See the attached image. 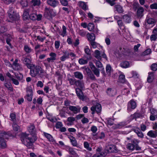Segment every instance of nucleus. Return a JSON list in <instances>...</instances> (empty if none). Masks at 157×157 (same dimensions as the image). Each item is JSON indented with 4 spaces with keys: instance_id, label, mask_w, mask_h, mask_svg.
I'll list each match as a JSON object with an SVG mask.
<instances>
[{
    "instance_id": "0eeeda50",
    "label": "nucleus",
    "mask_w": 157,
    "mask_h": 157,
    "mask_svg": "<svg viewBox=\"0 0 157 157\" xmlns=\"http://www.w3.org/2000/svg\"><path fill=\"white\" fill-rule=\"evenodd\" d=\"M33 10V8L29 7L28 9L25 10L24 12L22 15L23 20H26L29 19V13H31Z\"/></svg>"
},
{
    "instance_id": "e433bc0d",
    "label": "nucleus",
    "mask_w": 157,
    "mask_h": 157,
    "mask_svg": "<svg viewBox=\"0 0 157 157\" xmlns=\"http://www.w3.org/2000/svg\"><path fill=\"white\" fill-rule=\"evenodd\" d=\"M100 71L101 73L103 74H105V71L104 68L103 67V66L101 63L99 61V71Z\"/></svg>"
},
{
    "instance_id": "e2e57ef3",
    "label": "nucleus",
    "mask_w": 157,
    "mask_h": 157,
    "mask_svg": "<svg viewBox=\"0 0 157 157\" xmlns=\"http://www.w3.org/2000/svg\"><path fill=\"white\" fill-rule=\"evenodd\" d=\"M11 37L10 36V34H8V37L6 38V42L8 45L10 46H11V44L10 43L11 41Z\"/></svg>"
},
{
    "instance_id": "393cba45",
    "label": "nucleus",
    "mask_w": 157,
    "mask_h": 157,
    "mask_svg": "<svg viewBox=\"0 0 157 157\" xmlns=\"http://www.w3.org/2000/svg\"><path fill=\"white\" fill-rule=\"evenodd\" d=\"M124 21L127 23H129L131 21V18L130 15L128 14L124 15L123 16Z\"/></svg>"
},
{
    "instance_id": "412c9836",
    "label": "nucleus",
    "mask_w": 157,
    "mask_h": 157,
    "mask_svg": "<svg viewBox=\"0 0 157 157\" xmlns=\"http://www.w3.org/2000/svg\"><path fill=\"white\" fill-rule=\"evenodd\" d=\"M107 155L106 151L103 150L102 147H99V157H104Z\"/></svg>"
},
{
    "instance_id": "2eb2a0df",
    "label": "nucleus",
    "mask_w": 157,
    "mask_h": 157,
    "mask_svg": "<svg viewBox=\"0 0 157 157\" xmlns=\"http://www.w3.org/2000/svg\"><path fill=\"white\" fill-rule=\"evenodd\" d=\"M75 85L77 87V88L84 89L85 88L84 81L81 80H77L75 81Z\"/></svg>"
},
{
    "instance_id": "f03ea898",
    "label": "nucleus",
    "mask_w": 157,
    "mask_h": 157,
    "mask_svg": "<svg viewBox=\"0 0 157 157\" xmlns=\"http://www.w3.org/2000/svg\"><path fill=\"white\" fill-rule=\"evenodd\" d=\"M28 68L30 69V75L32 77L42 78L44 76V71L39 66L32 64Z\"/></svg>"
},
{
    "instance_id": "de8ad7c7",
    "label": "nucleus",
    "mask_w": 157,
    "mask_h": 157,
    "mask_svg": "<svg viewBox=\"0 0 157 157\" xmlns=\"http://www.w3.org/2000/svg\"><path fill=\"white\" fill-rule=\"evenodd\" d=\"M151 50L150 49H147L142 53V55L144 56L148 55L151 53Z\"/></svg>"
},
{
    "instance_id": "9b49d317",
    "label": "nucleus",
    "mask_w": 157,
    "mask_h": 157,
    "mask_svg": "<svg viewBox=\"0 0 157 157\" xmlns=\"http://www.w3.org/2000/svg\"><path fill=\"white\" fill-rule=\"evenodd\" d=\"M21 61L23 62V63L27 66L28 68L30 67V66H31L33 64L31 63V59L25 57H23L21 59Z\"/></svg>"
},
{
    "instance_id": "aec40b11",
    "label": "nucleus",
    "mask_w": 157,
    "mask_h": 157,
    "mask_svg": "<svg viewBox=\"0 0 157 157\" xmlns=\"http://www.w3.org/2000/svg\"><path fill=\"white\" fill-rule=\"evenodd\" d=\"M69 109L73 113L76 114L80 112V108H77L76 106H70L69 108Z\"/></svg>"
},
{
    "instance_id": "473e14b6",
    "label": "nucleus",
    "mask_w": 157,
    "mask_h": 157,
    "mask_svg": "<svg viewBox=\"0 0 157 157\" xmlns=\"http://www.w3.org/2000/svg\"><path fill=\"white\" fill-rule=\"evenodd\" d=\"M64 53V55L60 58V60L62 61H64L66 59L69 57L68 52H65Z\"/></svg>"
},
{
    "instance_id": "f3484780",
    "label": "nucleus",
    "mask_w": 157,
    "mask_h": 157,
    "mask_svg": "<svg viewBox=\"0 0 157 157\" xmlns=\"http://www.w3.org/2000/svg\"><path fill=\"white\" fill-rule=\"evenodd\" d=\"M49 56H51L50 58H48L47 59V60L48 63L51 62H53L56 59V54L54 52H51L49 54Z\"/></svg>"
},
{
    "instance_id": "338daca9",
    "label": "nucleus",
    "mask_w": 157,
    "mask_h": 157,
    "mask_svg": "<svg viewBox=\"0 0 157 157\" xmlns=\"http://www.w3.org/2000/svg\"><path fill=\"white\" fill-rule=\"evenodd\" d=\"M141 114L138 113H136L133 114V117L135 118H137L140 117Z\"/></svg>"
},
{
    "instance_id": "49530a36",
    "label": "nucleus",
    "mask_w": 157,
    "mask_h": 157,
    "mask_svg": "<svg viewBox=\"0 0 157 157\" xmlns=\"http://www.w3.org/2000/svg\"><path fill=\"white\" fill-rule=\"evenodd\" d=\"M84 145L85 148H86L87 150L89 151H91L92 148L90 147V145L88 142H84Z\"/></svg>"
},
{
    "instance_id": "7c9ffc66",
    "label": "nucleus",
    "mask_w": 157,
    "mask_h": 157,
    "mask_svg": "<svg viewBox=\"0 0 157 157\" xmlns=\"http://www.w3.org/2000/svg\"><path fill=\"white\" fill-rule=\"evenodd\" d=\"M68 151L70 154L75 156L76 157H78V155L73 148L69 147L68 149Z\"/></svg>"
},
{
    "instance_id": "680f3d73",
    "label": "nucleus",
    "mask_w": 157,
    "mask_h": 157,
    "mask_svg": "<svg viewBox=\"0 0 157 157\" xmlns=\"http://www.w3.org/2000/svg\"><path fill=\"white\" fill-rule=\"evenodd\" d=\"M69 0H61V4L64 6H67L68 5V1Z\"/></svg>"
},
{
    "instance_id": "58836bf2",
    "label": "nucleus",
    "mask_w": 157,
    "mask_h": 157,
    "mask_svg": "<svg viewBox=\"0 0 157 157\" xmlns=\"http://www.w3.org/2000/svg\"><path fill=\"white\" fill-rule=\"evenodd\" d=\"M146 21L148 24H153L156 22L155 19L152 18H147Z\"/></svg>"
},
{
    "instance_id": "b1692460",
    "label": "nucleus",
    "mask_w": 157,
    "mask_h": 157,
    "mask_svg": "<svg viewBox=\"0 0 157 157\" xmlns=\"http://www.w3.org/2000/svg\"><path fill=\"white\" fill-rule=\"evenodd\" d=\"M133 131L137 134L138 137L141 138L143 137L144 135L139 128H137L134 129Z\"/></svg>"
},
{
    "instance_id": "bf43d9fd",
    "label": "nucleus",
    "mask_w": 157,
    "mask_h": 157,
    "mask_svg": "<svg viewBox=\"0 0 157 157\" xmlns=\"http://www.w3.org/2000/svg\"><path fill=\"white\" fill-rule=\"evenodd\" d=\"M150 7L151 9L157 10V3H155L151 4Z\"/></svg>"
},
{
    "instance_id": "a878e982",
    "label": "nucleus",
    "mask_w": 157,
    "mask_h": 157,
    "mask_svg": "<svg viewBox=\"0 0 157 157\" xmlns=\"http://www.w3.org/2000/svg\"><path fill=\"white\" fill-rule=\"evenodd\" d=\"M114 8L119 13H122L124 12L122 7L120 5H115Z\"/></svg>"
},
{
    "instance_id": "bb28decb",
    "label": "nucleus",
    "mask_w": 157,
    "mask_h": 157,
    "mask_svg": "<svg viewBox=\"0 0 157 157\" xmlns=\"http://www.w3.org/2000/svg\"><path fill=\"white\" fill-rule=\"evenodd\" d=\"M90 67L94 74L97 76H98V69L92 63L90 64Z\"/></svg>"
},
{
    "instance_id": "c756f323",
    "label": "nucleus",
    "mask_w": 157,
    "mask_h": 157,
    "mask_svg": "<svg viewBox=\"0 0 157 157\" xmlns=\"http://www.w3.org/2000/svg\"><path fill=\"white\" fill-rule=\"evenodd\" d=\"M74 75L75 78L80 80L82 79L83 78V75L79 72L77 71L75 72L74 73Z\"/></svg>"
},
{
    "instance_id": "5fc2aeb1",
    "label": "nucleus",
    "mask_w": 157,
    "mask_h": 157,
    "mask_svg": "<svg viewBox=\"0 0 157 157\" xmlns=\"http://www.w3.org/2000/svg\"><path fill=\"white\" fill-rule=\"evenodd\" d=\"M15 75L16 77L19 80H21L23 78V75L21 73H19V74H15Z\"/></svg>"
},
{
    "instance_id": "09e8293b",
    "label": "nucleus",
    "mask_w": 157,
    "mask_h": 157,
    "mask_svg": "<svg viewBox=\"0 0 157 157\" xmlns=\"http://www.w3.org/2000/svg\"><path fill=\"white\" fill-rule=\"evenodd\" d=\"M62 33L60 34V35L63 37H64L66 34V28L64 25H63L62 27Z\"/></svg>"
},
{
    "instance_id": "052dcab7",
    "label": "nucleus",
    "mask_w": 157,
    "mask_h": 157,
    "mask_svg": "<svg viewBox=\"0 0 157 157\" xmlns=\"http://www.w3.org/2000/svg\"><path fill=\"white\" fill-rule=\"evenodd\" d=\"M151 114L155 116L157 118V111L154 109H152L151 110Z\"/></svg>"
},
{
    "instance_id": "603ef678",
    "label": "nucleus",
    "mask_w": 157,
    "mask_h": 157,
    "mask_svg": "<svg viewBox=\"0 0 157 157\" xmlns=\"http://www.w3.org/2000/svg\"><path fill=\"white\" fill-rule=\"evenodd\" d=\"M24 50L27 53H29L31 51V49L28 45H26L24 46Z\"/></svg>"
},
{
    "instance_id": "a19ab883",
    "label": "nucleus",
    "mask_w": 157,
    "mask_h": 157,
    "mask_svg": "<svg viewBox=\"0 0 157 157\" xmlns=\"http://www.w3.org/2000/svg\"><path fill=\"white\" fill-rule=\"evenodd\" d=\"M13 130L15 131H18L20 130V126L15 122L13 123Z\"/></svg>"
},
{
    "instance_id": "6e6552de",
    "label": "nucleus",
    "mask_w": 157,
    "mask_h": 157,
    "mask_svg": "<svg viewBox=\"0 0 157 157\" xmlns=\"http://www.w3.org/2000/svg\"><path fill=\"white\" fill-rule=\"evenodd\" d=\"M26 90L27 94L25 97V98L28 101H31L32 100V97L33 95L32 89L31 87H29Z\"/></svg>"
},
{
    "instance_id": "79ce46f5",
    "label": "nucleus",
    "mask_w": 157,
    "mask_h": 157,
    "mask_svg": "<svg viewBox=\"0 0 157 157\" xmlns=\"http://www.w3.org/2000/svg\"><path fill=\"white\" fill-rule=\"evenodd\" d=\"M37 15L34 13L30 14L29 18L33 21L36 20V19Z\"/></svg>"
},
{
    "instance_id": "ddd939ff",
    "label": "nucleus",
    "mask_w": 157,
    "mask_h": 157,
    "mask_svg": "<svg viewBox=\"0 0 157 157\" xmlns=\"http://www.w3.org/2000/svg\"><path fill=\"white\" fill-rule=\"evenodd\" d=\"M92 103L94 105L91 108V110L92 111V114H94L96 112L98 113V112L96 110V109H98V101L96 100L95 101H92Z\"/></svg>"
},
{
    "instance_id": "20e7f679",
    "label": "nucleus",
    "mask_w": 157,
    "mask_h": 157,
    "mask_svg": "<svg viewBox=\"0 0 157 157\" xmlns=\"http://www.w3.org/2000/svg\"><path fill=\"white\" fill-rule=\"evenodd\" d=\"M10 136L9 132H6L3 131L0 132V147L4 149L6 147V144L5 139H7Z\"/></svg>"
},
{
    "instance_id": "4c0bfd02",
    "label": "nucleus",
    "mask_w": 157,
    "mask_h": 157,
    "mask_svg": "<svg viewBox=\"0 0 157 157\" xmlns=\"http://www.w3.org/2000/svg\"><path fill=\"white\" fill-rule=\"evenodd\" d=\"M106 71L107 74L109 75H111V67L109 64H108L106 65Z\"/></svg>"
},
{
    "instance_id": "864d4df0",
    "label": "nucleus",
    "mask_w": 157,
    "mask_h": 157,
    "mask_svg": "<svg viewBox=\"0 0 157 157\" xmlns=\"http://www.w3.org/2000/svg\"><path fill=\"white\" fill-rule=\"evenodd\" d=\"M68 80L69 81V82L71 85H73L75 84V81L77 80L75 79L70 78L68 79Z\"/></svg>"
},
{
    "instance_id": "c85d7f7f",
    "label": "nucleus",
    "mask_w": 157,
    "mask_h": 157,
    "mask_svg": "<svg viewBox=\"0 0 157 157\" xmlns=\"http://www.w3.org/2000/svg\"><path fill=\"white\" fill-rule=\"evenodd\" d=\"M88 40L90 41H94L95 39V35L94 33H88L87 34Z\"/></svg>"
},
{
    "instance_id": "423d86ee",
    "label": "nucleus",
    "mask_w": 157,
    "mask_h": 157,
    "mask_svg": "<svg viewBox=\"0 0 157 157\" xmlns=\"http://www.w3.org/2000/svg\"><path fill=\"white\" fill-rule=\"evenodd\" d=\"M82 90L78 88H77L75 89L76 92L80 99L82 101H86L87 100L88 98L86 96L83 95L82 91Z\"/></svg>"
},
{
    "instance_id": "cd10ccee",
    "label": "nucleus",
    "mask_w": 157,
    "mask_h": 157,
    "mask_svg": "<svg viewBox=\"0 0 157 157\" xmlns=\"http://www.w3.org/2000/svg\"><path fill=\"white\" fill-rule=\"evenodd\" d=\"M154 78V73L151 72L149 73L147 78V81L149 82H151L153 80Z\"/></svg>"
},
{
    "instance_id": "4468645a",
    "label": "nucleus",
    "mask_w": 157,
    "mask_h": 157,
    "mask_svg": "<svg viewBox=\"0 0 157 157\" xmlns=\"http://www.w3.org/2000/svg\"><path fill=\"white\" fill-rule=\"evenodd\" d=\"M107 94L110 97H113L116 95V90L113 88H108L106 91Z\"/></svg>"
},
{
    "instance_id": "9d476101",
    "label": "nucleus",
    "mask_w": 157,
    "mask_h": 157,
    "mask_svg": "<svg viewBox=\"0 0 157 157\" xmlns=\"http://www.w3.org/2000/svg\"><path fill=\"white\" fill-rule=\"evenodd\" d=\"M97 127L95 126H92L90 130L92 132V133L93 136L92 138L94 140H97L98 138V136L97 133H96V132L97 131Z\"/></svg>"
},
{
    "instance_id": "2f4dec72",
    "label": "nucleus",
    "mask_w": 157,
    "mask_h": 157,
    "mask_svg": "<svg viewBox=\"0 0 157 157\" xmlns=\"http://www.w3.org/2000/svg\"><path fill=\"white\" fill-rule=\"evenodd\" d=\"M44 134L49 141L53 142L54 141L53 137L50 134L45 132L44 133Z\"/></svg>"
},
{
    "instance_id": "a18cd8bd",
    "label": "nucleus",
    "mask_w": 157,
    "mask_h": 157,
    "mask_svg": "<svg viewBox=\"0 0 157 157\" xmlns=\"http://www.w3.org/2000/svg\"><path fill=\"white\" fill-rule=\"evenodd\" d=\"M88 61L85 60L83 58L80 59L78 60V62L80 64H85L88 63Z\"/></svg>"
},
{
    "instance_id": "774afa93",
    "label": "nucleus",
    "mask_w": 157,
    "mask_h": 157,
    "mask_svg": "<svg viewBox=\"0 0 157 157\" xmlns=\"http://www.w3.org/2000/svg\"><path fill=\"white\" fill-rule=\"evenodd\" d=\"M116 147L115 145H110L109 146V149L111 150V151L112 152H114L115 150H116Z\"/></svg>"
},
{
    "instance_id": "6e6d98bb",
    "label": "nucleus",
    "mask_w": 157,
    "mask_h": 157,
    "mask_svg": "<svg viewBox=\"0 0 157 157\" xmlns=\"http://www.w3.org/2000/svg\"><path fill=\"white\" fill-rule=\"evenodd\" d=\"M63 126V124L61 122L58 121L56 124V128H60Z\"/></svg>"
},
{
    "instance_id": "72a5a7b5",
    "label": "nucleus",
    "mask_w": 157,
    "mask_h": 157,
    "mask_svg": "<svg viewBox=\"0 0 157 157\" xmlns=\"http://www.w3.org/2000/svg\"><path fill=\"white\" fill-rule=\"evenodd\" d=\"M79 3V6H80L83 10H86L88 9V7L85 2H80Z\"/></svg>"
},
{
    "instance_id": "f704fd0d",
    "label": "nucleus",
    "mask_w": 157,
    "mask_h": 157,
    "mask_svg": "<svg viewBox=\"0 0 157 157\" xmlns=\"http://www.w3.org/2000/svg\"><path fill=\"white\" fill-rule=\"evenodd\" d=\"M129 64L128 61L122 62L120 63V66L122 68H126L129 67Z\"/></svg>"
},
{
    "instance_id": "3c124183",
    "label": "nucleus",
    "mask_w": 157,
    "mask_h": 157,
    "mask_svg": "<svg viewBox=\"0 0 157 157\" xmlns=\"http://www.w3.org/2000/svg\"><path fill=\"white\" fill-rule=\"evenodd\" d=\"M94 28V25L92 23H90L87 26V28L89 30L91 31Z\"/></svg>"
},
{
    "instance_id": "c9c22d12",
    "label": "nucleus",
    "mask_w": 157,
    "mask_h": 157,
    "mask_svg": "<svg viewBox=\"0 0 157 157\" xmlns=\"http://www.w3.org/2000/svg\"><path fill=\"white\" fill-rule=\"evenodd\" d=\"M70 140L72 145L74 146H77L78 143L75 137L73 136H71L70 138Z\"/></svg>"
},
{
    "instance_id": "f8f14e48",
    "label": "nucleus",
    "mask_w": 157,
    "mask_h": 157,
    "mask_svg": "<svg viewBox=\"0 0 157 157\" xmlns=\"http://www.w3.org/2000/svg\"><path fill=\"white\" fill-rule=\"evenodd\" d=\"M136 107V103L133 100H132L128 103V110L129 111H131V109H134Z\"/></svg>"
},
{
    "instance_id": "ea45409f",
    "label": "nucleus",
    "mask_w": 157,
    "mask_h": 157,
    "mask_svg": "<svg viewBox=\"0 0 157 157\" xmlns=\"http://www.w3.org/2000/svg\"><path fill=\"white\" fill-rule=\"evenodd\" d=\"M31 2L34 6H39L40 4V0H32Z\"/></svg>"
},
{
    "instance_id": "69168bd1",
    "label": "nucleus",
    "mask_w": 157,
    "mask_h": 157,
    "mask_svg": "<svg viewBox=\"0 0 157 157\" xmlns=\"http://www.w3.org/2000/svg\"><path fill=\"white\" fill-rule=\"evenodd\" d=\"M21 3L23 7L26 6L28 5V2L26 0H22Z\"/></svg>"
},
{
    "instance_id": "4be33fe9",
    "label": "nucleus",
    "mask_w": 157,
    "mask_h": 157,
    "mask_svg": "<svg viewBox=\"0 0 157 157\" xmlns=\"http://www.w3.org/2000/svg\"><path fill=\"white\" fill-rule=\"evenodd\" d=\"M102 58L107 60V58L104 50L99 51V60H101Z\"/></svg>"
},
{
    "instance_id": "7ed1b4c3",
    "label": "nucleus",
    "mask_w": 157,
    "mask_h": 157,
    "mask_svg": "<svg viewBox=\"0 0 157 157\" xmlns=\"http://www.w3.org/2000/svg\"><path fill=\"white\" fill-rule=\"evenodd\" d=\"M8 16L10 19L9 21L13 22L18 20L20 19L19 14L14 10L13 8H10L8 12Z\"/></svg>"
},
{
    "instance_id": "5701e85b",
    "label": "nucleus",
    "mask_w": 157,
    "mask_h": 157,
    "mask_svg": "<svg viewBox=\"0 0 157 157\" xmlns=\"http://www.w3.org/2000/svg\"><path fill=\"white\" fill-rule=\"evenodd\" d=\"M147 135L150 137L155 138L157 136V132L156 131L151 130L148 132Z\"/></svg>"
},
{
    "instance_id": "0e129e2a",
    "label": "nucleus",
    "mask_w": 157,
    "mask_h": 157,
    "mask_svg": "<svg viewBox=\"0 0 157 157\" xmlns=\"http://www.w3.org/2000/svg\"><path fill=\"white\" fill-rule=\"evenodd\" d=\"M116 0H106V1L111 6H113L115 4Z\"/></svg>"
},
{
    "instance_id": "39448f33",
    "label": "nucleus",
    "mask_w": 157,
    "mask_h": 157,
    "mask_svg": "<svg viewBox=\"0 0 157 157\" xmlns=\"http://www.w3.org/2000/svg\"><path fill=\"white\" fill-rule=\"evenodd\" d=\"M139 141L136 139H133L131 140V143L127 144L126 148L130 151H133L135 149L136 151L141 150V148L138 145Z\"/></svg>"
},
{
    "instance_id": "a211bd4d",
    "label": "nucleus",
    "mask_w": 157,
    "mask_h": 157,
    "mask_svg": "<svg viewBox=\"0 0 157 157\" xmlns=\"http://www.w3.org/2000/svg\"><path fill=\"white\" fill-rule=\"evenodd\" d=\"M88 77L92 80H94L95 79V77L93 74L92 72L89 68H86V69Z\"/></svg>"
},
{
    "instance_id": "13d9d810",
    "label": "nucleus",
    "mask_w": 157,
    "mask_h": 157,
    "mask_svg": "<svg viewBox=\"0 0 157 157\" xmlns=\"http://www.w3.org/2000/svg\"><path fill=\"white\" fill-rule=\"evenodd\" d=\"M10 117L12 121H16V115L15 113H11L10 115Z\"/></svg>"
},
{
    "instance_id": "37998d69",
    "label": "nucleus",
    "mask_w": 157,
    "mask_h": 157,
    "mask_svg": "<svg viewBox=\"0 0 157 157\" xmlns=\"http://www.w3.org/2000/svg\"><path fill=\"white\" fill-rule=\"evenodd\" d=\"M13 65V68L15 70L17 71L21 69V66L19 63H15Z\"/></svg>"
},
{
    "instance_id": "6ab92c4d",
    "label": "nucleus",
    "mask_w": 157,
    "mask_h": 157,
    "mask_svg": "<svg viewBox=\"0 0 157 157\" xmlns=\"http://www.w3.org/2000/svg\"><path fill=\"white\" fill-rule=\"evenodd\" d=\"M125 125L124 122H120L117 124H114L112 127L113 129H120L122 128Z\"/></svg>"
},
{
    "instance_id": "c03bdc74",
    "label": "nucleus",
    "mask_w": 157,
    "mask_h": 157,
    "mask_svg": "<svg viewBox=\"0 0 157 157\" xmlns=\"http://www.w3.org/2000/svg\"><path fill=\"white\" fill-rule=\"evenodd\" d=\"M119 80L120 82L124 83L125 82V76L124 75H121L119 77Z\"/></svg>"
},
{
    "instance_id": "8fccbe9b",
    "label": "nucleus",
    "mask_w": 157,
    "mask_h": 157,
    "mask_svg": "<svg viewBox=\"0 0 157 157\" xmlns=\"http://www.w3.org/2000/svg\"><path fill=\"white\" fill-rule=\"evenodd\" d=\"M83 58L86 59V60L88 61L91 59L92 58L91 54H86L84 55Z\"/></svg>"
},
{
    "instance_id": "dca6fc26",
    "label": "nucleus",
    "mask_w": 157,
    "mask_h": 157,
    "mask_svg": "<svg viewBox=\"0 0 157 157\" xmlns=\"http://www.w3.org/2000/svg\"><path fill=\"white\" fill-rule=\"evenodd\" d=\"M47 2L48 5L54 8L57 6L59 3L57 0H48Z\"/></svg>"
},
{
    "instance_id": "f257e3e1",
    "label": "nucleus",
    "mask_w": 157,
    "mask_h": 157,
    "mask_svg": "<svg viewBox=\"0 0 157 157\" xmlns=\"http://www.w3.org/2000/svg\"><path fill=\"white\" fill-rule=\"evenodd\" d=\"M28 130L32 137L29 136L28 134L22 133L21 135V140L28 148H31L33 147V144L37 139L34 125L30 124V125L28 127Z\"/></svg>"
},
{
    "instance_id": "4d7b16f0",
    "label": "nucleus",
    "mask_w": 157,
    "mask_h": 157,
    "mask_svg": "<svg viewBox=\"0 0 157 157\" xmlns=\"http://www.w3.org/2000/svg\"><path fill=\"white\" fill-rule=\"evenodd\" d=\"M151 69L153 71H155L157 70V64L155 63L152 64L151 66Z\"/></svg>"
},
{
    "instance_id": "1a4fd4ad",
    "label": "nucleus",
    "mask_w": 157,
    "mask_h": 157,
    "mask_svg": "<svg viewBox=\"0 0 157 157\" xmlns=\"http://www.w3.org/2000/svg\"><path fill=\"white\" fill-rule=\"evenodd\" d=\"M144 9L143 7H139L137 8L136 12V17L138 19H141L144 15Z\"/></svg>"
}]
</instances>
